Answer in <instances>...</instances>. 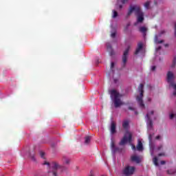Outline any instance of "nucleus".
Instances as JSON below:
<instances>
[{
	"mask_svg": "<svg viewBox=\"0 0 176 176\" xmlns=\"http://www.w3.org/2000/svg\"><path fill=\"white\" fill-rule=\"evenodd\" d=\"M133 12H135V14L138 17L137 22L135 23V25H137L138 23H142V21H144V12L141 10V8L138 6H131L126 14V17L131 16Z\"/></svg>",
	"mask_w": 176,
	"mask_h": 176,
	"instance_id": "nucleus-1",
	"label": "nucleus"
},
{
	"mask_svg": "<svg viewBox=\"0 0 176 176\" xmlns=\"http://www.w3.org/2000/svg\"><path fill=\"white\" fill-rule=\"evenodd\" d=\"M110 97L113 100L114 103V107L116 108H119L121 105H124V103L122 102V95L120 94L116 89H112L110 91Z\"/></svg>",
	"mask_w": 176,
	"mask_h": 176,
	"instance_id": "nucleus-2",
	"label": "nucleus"
},
{
	"mask_svg": "<svg viewBox=\"0 0 176 176\" xmlns=\"http://www.w3.org/2000/svg\"><path fill=\"white\" fill-rule=\"evenodd\" d=\"M43 164L44 165L47 164L48 167L51 166V168H52V174L54 176H57L58 170H60V173H63V171H65V170H67V168L60 166V164H58V163L56 162H53L51 164L47 162H45Z\"/></svg>",
	"mask_w": 176,
	"mask_h": 176,
	"instance_id": "nucleus-3",
	"label": "nucleus"
},
{
	"mask_svg": "<svg viewBox=\"0 0 176 176\" xmlns=\"http://www.w3.org/2000/svg\"><path fill=\"white\" fill-rule=\"evenodd\" d=\"M138 89L139 92L140 93V95L136 97L138 104H139V107H140V108H145L144 100H142V98L144 97V84H140Z\"/></svg>",
	"mask_w": 176,
	"mask_h": 176,
	"instance_id": "nucleus-4",
	"label": "nucleus"
},
{
	"mask_svg": "<svg viewBox=\"0 0 176 176\" xmlns=\"http://www.w3.org/2000/svg\"><path fill=\"white\" fill-rule=\"evenodd\" d=\"M173 80H174V74L172 72H168L167 82L170 83V86L173 88V96H176V84H175Z\"/></svg>",
	"mask_w": 176,
	"mask_h": 176,
	"instance_id": "nucleus-5",
	"label": "nucleus"
},
{
	"mask_svg": "<svg viewBox=\"0 0 176 176\" xmlns=\"http://www.w3.org/2000/svg\"><path fill=\"white\" fill-rule=\"evenodd\" d=\"M133 139V135L131 133L126 131L119 143V145H124L127 142H131V140Z\"/></svg>",
	"mask_w": 176,
	"mask_h": 176,
	"instance_id": "nucleus-6",
	"label": "nucleus"
},
{
	"mask_svg": "<svg viewBox=\"0 0 176 176\" xmlns=\"http://www.w3.org/2000/svg\"><path fill=\"white\" fill-rule=\"evenodd\" d=\"M134 171H135L134 166H126L123 170V174H124V175H133Z\"/></svg>",
	"mask_w": 176,
	"mask_h": 176,
	"instance_id": "nucleus-7",
	"label": "nucleus"
},
{
	"mask_svg": "<svg viewBox=\"0 0 176 176\" xmlns=\"http://www.w3.org/2000/svg\"><path fill=\"white\" fill-rule=\"evenodd\" d=\"M129 52H130V46L125 50L122 56V67L124 68L127 63V56H129Z\"/></svg>",
	"mask_w": 176,
	"mask_h": 176,
	"instance_id": "nucleus-8",
	"label": "nucleus"
},
{
	"mask_svg": "<svg viewBox=\"0 0 176 176\" xmlns=\"http://www.w3.org/2000/svg\"><path fill=\"white\" fill-rule=\"evenodd\" d=\"M166 30H161L159 34H158V36L157 35H155V38H154V42L155 43H157V44H160V43H163V42H164V40H161V41H159V36H162V35H165L166 34Z\"/></svg>",
	"mask_w": 176,
	"mask_h": 176,
	"instance_id": "nucleus-9",
	"label": "nucleus"
},
{
	"mask_svg": "<svg viewBox=\"0 0 176 176\" xmlns=\"http://www.w3.org/2000/svg\"><path fill=\"white\" fill-rule=\"evenodd\" d=\"M153 113H154V111H151L150 113H148L146 115V118L147 119V124L150 127V129H152V127H153V122L152 121V120H151V117H150V115H153Z\"/></svg>",
	"mask_w": 176,
	"mask_h": 176,
	"instance_id": "nucleus-10",
	"label": "nucleus"
},
{
	"mask_svg": "<svg viewBox=\"0 0 176 176\" xmlns=\"http://www.w3.org/2000/svg\"><path fill=\"white\" fill-rule=\"evenodd\" d=\"M107 52L109 53V56H115L116 52L113 50V49L112 48V45H111V44H109V43H107Z\"/></svg>",
	"mask_w": 176,
	"mask_h": 176,
	"instance_id": "nucleus-11",
	"label": "nucleus"
},
{
	"mask_svg": "<svg viewBox=\"0 0 176 176\" xmlns=\"http://www.w3.org/2000/svg\"><path fill=\"white\" fill-rule=\"evenodd\" d=\"M142 47H144V45L142 44V42L139 43L138 44V47L135 52V54H138V53H140V52L142 50Z\"/></svg>",
	"mask_w": 176,
	"mask_h": 176,
	"instance_id": "nucleus-12",
	"label": "nucleus"
},
{
	"mask_svg": "<svg viewBox=\"0 0 176 176\" xmlns=\"http://www.w3.org/2000/svg\"><path fill=\"white\" fill-rule=\"evenodd\" d=\"M116 133V124L114 122H112L111 124V133L115 134Z\"/></svg>",
	"mask_w": 176,
	"mask_h": 176,
	"instance_id": "nucleus-13",
	"label": "nucleus"
},
{
	"mask_svg": "<svg viewBox=\"0 0 176 176\" xmlns=\"http://www.w3.org/2000/svg\"><path fill=\"white\" fill-rule=\"evenodd\" d=\"M168 175H176V168H171L166 170Z\"/></svg>",
	"mask_w": 176,
	"mask_h": 176,
	"instance_id": "nucleus-14",
	"label": "nucleus"
},
{
	"mask_svg": "<svg viewBox=\"0 0 176 176\" xmlns=\"http://www.w3.org/2000/svg\"><path fill=\"white\" fill-rule=\"evenodd\" d=\"M137 150L140 151L144 149V146H142V142L141 140H138V145L136 146Z\"/></svg>",
	"mask_w": 176,
	"mask_h": 176,
	"instance_id": "nucleus-15",
	"label": "nucleus"
},
{
	"mask_svg": "<svg viewBox=\"0 0 176 176\" xmlns=\"http://www.w3.org/2000/svg\"><path fill=\"white\" fill-rule=\"evenodd\" d=\"M131 160L132 162H135L136 163H141V160L140 159V157L137 155H133L131 157Z\"/></svg>",
	"mask_w": 176,
	"mask_h": 176,
	"instance_id": "nucleus-16",
	"label": "nucleus"
},
{
	"mask_svg": "<svg viewBox=\"0 0 176 176\" xmlns=\"http://www.w3.org/2000/svg\"><path fill=\"white\" fill-rule=\"evenodd\" d=\"M139 31L143 34L144 36L146 35V31H148V29L145 27H140L139 29Z\"/></svg>",
	"mask_w": 176,
	"mask_h": 176,
	"instance_id": "nucleus-17",
	"label": "nucleus"
},
{
	"mask_svg": "<svg viewBox=\"0 0 176 176\" xmlns=\"http://www.w3.org/2000/svg\"><path fill=\"white\" fill-rule=\"evenodd\" d=\"M62 160H63V162L64 163V164H69V163H71V160H69V158H67L65 156H63Z\"/></svg>",
	"mask_w": 176,
	"mask_h": 176,
	"instance_id": "nucleus-18",
	"label": "nucleus"
},
{
	"mask_svg": "<svg viewBox=\"0 0 176 176\" xmlns=\"http://www.w3.org/2000/svg\"><path fill=\"white\" fill-rule=\"evenodd\" d=\"M122 127L125 129H129V120H126L122 122Z\"/></svg>",
	"mask_w": 176,
	"mask_h": 176,
	"instance_id": "nucleus-19",
	"label": "nucleus"
},
{
	"mask_svg": "<svg viewBox=\"0 0 176 176\" xmlns=\"http://www.w3.org/2000/svg\"><path fill=\"white\" fill-rule=\"evenodd\" d=\"M91 140V137H90V136H86V137L85 138V144L86 145H89V144H90Z\"/></svg>",
	"mask_w": 176,
	"mask_h": 176,
	"instance_id": "nucleus-20",
	"label": "nucleus"
},
{
	"mask_svg": "<svg viewBox=\"0 0 176 176\" xmlns=\"http://www.w3.org/2000/svg\"><path fill=\"white\" fill-rule=\"evenodd\" d=\"M153 162L155 164V166H159V162H158V160L156 157H155L153 159Z\"/></svg>",
	"mask_w": 176,
	"mask_h": 176,
	"instance_id": "nucleus-21",
	"label": "nucleus"
},
{
	"mask_svg": "<svg viewBox=\"0 0 176 176\" xmlns=\"http://www.w3.org/2000/svg\"><path fill=\"white\" fill-rule=\"evenodd\" d=\"M175 65H176V56L174 57L173 63L170 67L171 68H174Z\"/></svg>",
	"mask_w": 176,
	"mask_h": 176,
	"instance_id": "nucleus-22",
	"label": "nucleus"
},
{
	"mask_svg": "<svg viewBox=\"0 0 176 176\" xmlns=\"http://www.w3.org/2000/svg\"><path fill=\"white\" fill-rule=\"evenodd\" d=\"M111 151L113 152V153H116V152L119 151V148L118 147H113V148H111Z\"/></svg>",
	"mask_w": 176,
	"mask_h": 176,
	"instance_id": "nucleus-23",
	"label": "nucleus"
},
{
	"mask_svg": "<svg viewBox=\"0 0 176 176\" xmlns=\"http://www.w3.org/2000/svg\"><path fill=\"white\" fill-rule=\"evenodd\" d=\"M151 4V3L149 1H147L144 3V8L146 9H149V5Z\"/></svg>",
	"mask_w": 176,
	"mask_h": 176,
	"instance_id": "nucleus-24",
	"label": "nucleus"
},
{
	"mask_svg": "<svg viewBox=\"0 0 176 176\" xmlns=\"http://www.w3.org/2000/svg\"><path fill=\"white\" fill-rule=\"evenodd\" d=\"M113 19H116V17H118V12H116V10H113Z\"/></svg>",
	"mask_w": 176,
	"mask_h": 176,
	"instance_id": "nucleus-25",
	"label": "nucleus"
},
{
	"mask_svg": "<svg viewBox=\"0 0 176 176\" xmlns=\"http://www.w3.org/2000/svg\"><path fill=\"white\" fill-rule=\"evenodd\" d=\"M115 147H116V146H115V142H113V140H111V149H112V148H115Z\"/></svg>",
	"mask_w": 176,
	"mask_h": 176,
	"instance_id": "nucleus-26",
	"label": "nucleus"
},
{
	"mask_svg": "<svg viewBox=\"0 0 176 176\" xmlns=\"http://www.w3.org/2000/svg\"><path fill=\"white\" fill-rule=\"evenodd\" d=\"M127 1H129V0H118V3H119V2H120L121 3L124 5V3H126L127 2Z\"/></svg>",
	"mask_w": 176,
	"mask_h": 176,
	"instance_id": "nucleus-27",
	"label": "nucleus"
},
{
	"mask_svg": "<svg viewBox=\"0 0 176 176\" xmlns=\"http://www.w3.org/2000/svg\"><path fill=\"white\" fill-rule=\"evenodd\" d=\"M40 155L42 159H45V153L43 151L40 152Z\"/></svg>",
	"mask_w": 176,
	"mask_h": 176,
	"instance_id": "nucleus-28",
	"label": "nucleus"
},
{
	"mask_svg": "<svg viewBox=\"0 0 176 176\" xmlns=\"http://www.w3.org/2000/svg\"><path fill=\"white\" fill-rule=\"evenodd\" d=\"M114 67H115V63L112 62L111 63V69H113Z\"/></svg>",
	"mask_w": 176,
	"mask_h": 176,
	"instance_id": "nucleus-29",
	"label": "nucleus"
},
{
	"mask_svg": "<svg viewBox=\"0 0 176 176\" xmlns=\"http://www.w3.org/2000/svg\"><path fill=\"white\" fill-rule=\"evenodd\" d=\"M176 116V114H174V113H171L170 115V119H174V117Z\"/></svg>",
	"mask_w": 176,
	"mask_h": 176,
	"instance_id": "nucleus-30",
	"label": "nucleus"
},
{
	"mask_svg": "<svg viewBox=\"0 0 176 176\" xmlns=\"http://www.w3.org/2000/svg\"><path fill=\"white\" fill-rule=\"evenodd\" d=\"M133 151H137V147H135V145L131 144Z\"/></svg>",
	"mask_w": 176,
	"mask_h": 176,
	"instance_id": "nucleus-31",
	"label": "nucleus"
},
{
	"mask_svg": "<svg viewBox=\"0 0 176 176\" xmlns=\"http://www.w3.org/2000/svg\"><path fill=\"white\" fill-rule=\"evenodd\" d=\"M128 109H129V111H135V109L134 107H129Z\"/></svg>",
	"mask_w": 176,
	"mask_h": 176,
	"instance_id": "nucleus-32",
	"label": "nucleus"
},
{
	"mask_svg": "<svg viewBox=\"0 0 176 176\" xmlns=\"http://www.w3.org/2000/svg\"><path fill=\"white\" fill-rule=\"evenodd\" d=\"M111 38H115V36H116V32L111 33Z\"/></svg>",
	"mask_w": 176,
	"mask_h": 176,
	"instance_id": "nucleus-33",
	"label": "nucleus"
},
{
	"mask_svg": "<svg viewBox=\"0 0 176 176\" xmlns=\"http://www.w3.org/2000/svg\"><path fill=\"white\" fill-rule=\"evenodd\" d=\"M158 156H166V153H159Z\"/></svg>",
	"mask_w": 176,
	"mask_h": 176,
	"instance_id": "nucleus-34",
	"label": "nucleus"
},
{
	"mask_svg": "<svg viewBox=\"0 0 176 176\" xmlns=\"http://www.w3.org/2000/svg\"><path fill=\"white\" fill-rule=\"evenodd\" d=\"M155 70H156V66H152L151 71H155Z\"/></svg>",
	"mask_w": 176,
	"mask_h": 176,
	"instance_id": "nucleus-35",
	"label": "nucleus"
},
{
	"mask_svg": "<svg viewBox=\"0 0 176 176\" xmlns=\"http://www.w3.org/2000/svg\"><path fill=\"white\" fill-rule=\"evenodd\" d=\"M148 140H149L150 142L152 141V135H149Z\"/></svg>",
	"mask_w": 176,
	"mask_h": 176,
	"instance_id": "nucleus-36",
	"label": "nucleus"
},
{
	"mask_svg": "<svg viewBox=\"0 0 176 176\" xmlns=\"http://www.w3.org/2000/svg\"><path fill=\"white\" fill-rule=\"evenodd\" d=\"M158 151H161L162 149H163V146H160L158 148H157Z\"/></svg>",
	"mask_w": 176,
	"mask_h": 176,
	"instance_id": "nucleus-37",
	"label": "nucleus"
},
{
	"mask_svg": "<svg viewBox=\"0 0 176 176\" xmlns=\"http://www.w3.org/2000/svg\"><path fill=\"white\" fill-rule=\"evenodd\" d=\"M31 158H32V160H34V162H35V156L34 155H31Z\"/></svg>",
	"mask_w": 176,
	"mask_h": 176,
	"instance_id": "nucleus-38",
	"label": "nucleus"
},
{
	"mask_svg": "<svg viewBox=\"0 0 176 176\" xmlns=\"http://www.w3.org/2000/svg\"><path fill=\"white\" fill-rule=\"evenodd\" d=\"M155 140H160V135H157L155 137Z\"/></svg>",
	"mask_w": 176,
	"mask_h": 176,
	"instance_id": "nucleus-39",
	"label": "nucleus"
},
{
	"mask_svg": "<svg viewBox=\"0 0 176 176\" xmlns=\"http://www.w3.org/2000/svg\"><path fill=\"white\" fill-rule=\"evenodd\" d=\"M160 163H161V164H162V165H163V164H166V161H161Z\"/></svg>",
	"mask_w": 176,
	"mask_h": 176,
	"instance_id": "nucleus-40",
	"label": "nucleus"
},
{
	"mask_svg": "<svg viewBox=\"0 0 176 176\" xmlns=\"http://www.w3.org/2000/svg\"><path fill=\"white\" fill-rule=\"evenodd\" d=\"M175 36H176V23L175 25Z\"/></svg>",
	"mask_w": 176,
	"mask_h": 176,
	"instance_id": "nucleus-41",
	"label": "nucleus"
},
{
	"mask_svg": "<svg viewBox=\"0 0 176 176\" xmlns=\"http://www.w3.org/2000/svg\"><path fill=\"white\" fill-rule=\"evenodd\" d=\"M164 47H168V43L164 44Z\"/></svg>",
	"mask_w": 176,
	"mask_h": 176,
	"instance_id": "nucleus-42",
	"label": "nucleus"
},
{
	"mask_svg": "<svg viewBox=\"0 0 176 176\" xmlns=\"http://www.w3.org/2000/svg\"><path fill=\"white\" fill-rule=\"evenodd\" d=\"M148 101L149 102H151V101H152V99H151L150 98H148Z\"/></svg>",
	"mask_w": 176,
	"mask_h": 176,
	"instance_id": "nucleus-43",
	"label": "nucleus"
},
{
	"mask_svg": "<svg viewBox=\"0 0 176 176\" xmlns=\"http://www.w3.org/2000/svg\"><path fill=\"white\" fill-rule=\"evenodd\" d=\"M119 8H120V9H122L123 8V6L119 5Z\"/></svg>",
	"mask_w": 176,
	"mask_h": 176,
	"instance_id": "nucleus-44",
	"label": "nucleus"
},
{
	"mask_svg": "<svg viewBox=\"0 0 176 176\" xmlns=\"http://www.w3.org/2000/svg\"><path fill=\"white\" fill-rule=\"evenodd\" d=\"M160 49H162V47H158L157 48V50H160Z\"/></svg>",
	"mask_w": 176,
	"mask_h": 176,
	"instance_id": "nucleus-45",
	"label": "nucleus"
},
{
	"mask_svg": "<svg viewBox=\"0 0 176 176\" xmlns=\"http://www.w3.org/2000/svg\"><path fill=\"white\" fill-rule=\"evenodd\" d=\"M138 113V111H135V114L137 115Z\"/></svg>",
	"mask_w": 176,
	"mask_h": 176,
	"instance_id": "nucleus-46",
	"label": "nucleus"
},
{
	"mask_svg": "<svg viewBox=\"0 0 176 176\" xmlns=\"http://www.w3.org/2000/svg\"><path fill=\"white\" fill-rule=\"evenodd\" d=\"M155 5H157V3L156 1H155Z\"/></svg>",
	"mask_w": 176,
	"mask_h": 176,
	"instance_id": "nucleus-47",
	"label": "nucleus"
},
{
	"mask_svg": "<svg viewBox=\"0 0 176 176\" xmlns=\"http://www.w3.org/2000/svg\"><path fill=\"white\" fill-rule=\"evenodd\" d=\"M90 176H94V175H93V174H91V175H90Z\"/></svg>",
	"mask_w": 176,
	"mask_h": 176,
	"instance_id": "nucleus-48",
	"label": "nucleus"
},
{
	"mask_svg": "<svg viewBox=\"0 0 176 176\" xmlns=\"http://www.w3.org/2000/svg\"><path fill=\"white\" fill-rule=\"evenodd\" d=\"M115 83H116V80H114Z\"/></svg>",
	"mask_w": 176,
	"mask_h": 176,
	"instance_id": "nucleus-49",
	"label": "nucleus"
}]
</instances>
